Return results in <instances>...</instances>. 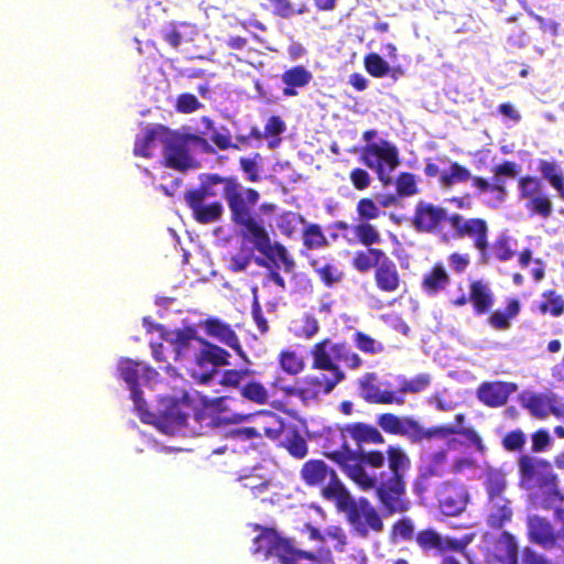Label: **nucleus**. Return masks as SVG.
<instances>
[{"label":"nucleus","instance_id":"nucleus-48","mask_svg":"<svg viewBox=\"0 0 564 564\" xmlns=\"http://www.w3.org/2000/svg\"><path fill=\"white\" fill-rule=\"evenodd\" d=\"M240 394L242 398L259 404H267L269 401V393L265 387L256 380L248 381L240 388Z\"/></svg>","mask_w":564,"mask_h":564},{"label":"nucleus","instance_id":"nucleus-12","mask_svg":"<svg viewBox=\"0 0 564 564\" xmlns=\"http://www.w3.org/2000/svg\"><path fill=\"white\" fill-rule=\"evenodd\" d=\"M519 196L524 199V207L530 216L549 219L553 214V203L545 194L540 178L525 175L518 181Z\"/></svg>","mask_w":564,"mask_h":564},{"label":"nucleus","instance_id":"nucleus-23","mask_svg":"<svg viewBox=\"0 0 564 564\" xmlns=\"http://www.w3.org/2000/svg\"><path fill=\"white\" fill-rule=\"evenodd\" d=\"M527 525L530 542L546 550L553 549L556 545L558 534L546 518L538 514L529 516Z\"/></svg>","mask_w":564,"mask_h":564},{"label":"nucleus","instance_id":"nucleus-26","mask_svg":"<svg viewBox=\"0 0 564 564\" xmlns=\"http://www.w3.org/2000/svg\"><path fill=\"white\" fill-rule=\"evenodd\" d=\"M376 422L384 433L406 437L412 442L416 424L412 416H399L388 412L379 414Z\"/></svg>","mask_w":564,"mask_h":564},{"label":"nucleus","instance_id":"nucleus-42","mask_svg":"<svg viewBox=\"0 0 564 564\" xmlns=\"http://www.w3.org/2000/svg\"><path fill=\"white\" fill-rule=\"evenodd\" d=\"M459 432V427L455 425H437L424 429L417 421L412 438V443H421L424 440L431 441L434 438L445 440Z\"/></svg>","mask_w":564,"mask_h":564},{"label":"nucleus","instance_id":"nucleus-45","mask_svg":"<svg viewBox=\"0 0 564 564\" xmlns=\"http://www.w3.org/2000/svg\"><path fill=\"white\" fill-rule=\"evenodd\" d=\"M545 301L539 304V311L542 314H551L558 317L564 314V297L555 290H547L542 294Z\"/></svg>","mask_w":564,"mask_h":564},{"label":"nucleus","instance_id":"nucleus-11","mask_svg":"<svg viewBox=\"0 0 564 564\" xmlns=\"http://www.w3.org/2000/svg\"><path fill=\"white\" fill-rule=\"evenodd\" d=\"M361 162L376 171L379 181L388 186L392 183L391 176L384 171V165L388 172H392L400 165L399 151L397 147L387 140H381L379 143L367 144L360 155Z\"/></svg>","mask_w":564,"mask_h":564},{"label":"nucleus","instance_id":"nucleus-51","mask_svg":"<svg viewBox=\"0 0 564 564\" xmlns=\"http://www.w3.org/2000/svg\"><path fill=\"white\" fill-rule=\"evenodd\" d=\"M352 341L356 348L365 354L377 355L384 350L383 344L360 330L354 333Z\"/></svg>","mask_w":564,"mask_h":564},{"label":"nucleus","instance_id":"nucleus-7","mask_svg":"<svg viewBox=\"0 0 564 564\" xmlns=\"http://www.w3.org/2000/svg\"><path fill=\"white\" fill-rule=\"evenodd\" d=\"M301 480L308 488H316L321 496L335 503L348 490L336 470L323 459H308L300 469Z\"/></svg>","mask_w":564,"mask_h":564},{"label":"nucleus","instance_id":"nucleus-63","mask_svg":"<svg viewBox=\"0 0 564 564\" xmlns=\"http://www.w3.org/2000/svg\"><path fill=\"white\" fill-rule=\"evenodd\" d=\"M203 105L197 97L189 93L181 94L176 99L175 108L181 113H192L200 109Z\"/></svg>","mask_w":564,"mask_h":564},{"label":"nucleus","instance_id":"nucleus-37","mask_svg":"<svg viewBox=\"0 0 564 564\" xmlns=\"http://www.w3.org/2000/svg\"><path fill=\"white\" fill-rule=\"evenodd\" d=\"M539 172L543 180H545L556 192L558 197L564 200V172L562 167L547 160H540Z\"/></svg>","mask_w":564,"mask_h":564},{"label":"nucleus","instance_id":"nucleus-62","mask_svg":"<svg viewBox=\"0 0 564 564\" xmlns=\"http://www.w3.org/2000/svg\"><path fill=\"white\" fill-rule=\"evenodd\" d=\"M357 214L362 220L369 221L379 217L380 209L373 199L364 197L357 203Z\"/></svg>","mask_w":564,"mask_h":564},{"label":"nucleus","instance_id":"nucleus-9","mask_svg":"<svg viewBox=\"0 0 564 564\" xmlns=\"http://www.w3.org/2000/svg\"><path fill=\"white\" fill-rule=\"evenodd\" d=\"M448 225L455 239H470L473 246L479 252V263L488 264L490 261L488 232L489 227L484 218H464L458 213L449 215Z\"/></svg>","mask_w":564,"mask_h":564},{"label":"nucleus","instance_id":"nucleus-6","mask_svg":"<svg viewBox=\"0 0 564 564\" xmlns=\"http://www.w3.org/2000/svg\"><path fill=\"white\" fill-rule=\"evenodd\" d=\"M192 149H198L202 153H214L208 140L196 133H180L166 129L163 139V163L175 171H186L195 166Z\"/></svg>","mask_w":564,"mask_h":564},{"label":"nucleus","instance_id":"nucleus-40","mask_svg":"<svg viewBox=\"0 0 564 564\" xmlns=\"http://www.w3.org/2000/svg\"><path fill=\"white\" fill-rule=\"evenodd\" d=\"M496 550L500 563L518 564L519 546L516 538L510 532L502 531L497 540Z\"/></svg>","mask_w":564,"mask_h":564},{"label":"nucleus","instance_id":"nucleus-17","mask_svg":"<svg viewBox=\"0 0 564 564\" xmlns=\"http://www.w3.org/2000/svg\"><path fill=\"white\" fill-rule=\"evenodd\" d=\"M468 302L471 303L475 315L489 313L495 304V295L488 283L482 280H473L469 283L468 295L462 293L449 301L454 307H463Z\"/></svg>","mask_w":564,"mask_h":564},{"label":"nucleus","instance_id":"nucleus-10","mask_svg":"<svg viewBox=\"0 0 564 564\" xmlns=\"http://www.w3.org/2000/svg\"><path fill=\"white\" fill-rule=\"evenodd\" d=\"M189 191L199 193L204 198H225L230 212L247 197V188H243L235 176H220L219 174H206L199 186Z\"/></svg>","mask_w":564,"mask_h":564},{"label":"nucleus","instance_id":"nucleus-8","mask_svg":"<svg viewBox=\"0 0 564 564\" xmlns=\"http://www.w3.org/2000/svg\"><path fill=\"white\" fill-rule=\"evenodd\" d=\"M335 505L346 514L347 521L360 536H367L370 531L383 530V521L378 510L367 498L355 500L347 490Z\"/></svg>","mask_w":564,"mask_h":564},{"label":"nucleus","instance_id":"nucleus-27","mask_svg":"<svg viewBox=\"0 0 564 564\" xmlns=\"http://www.w3.org/2000/svg\"><path fill=\"white\" fill-rule=\"evenodd\" d=\"M204 329L208 336L214 337L224 345L230 347L239 356H245L240 340L229 324L213 317L205 321Z\"/></svg>","mask_w":564,"mask_h":564},{"label":"nucleus","instance_id":"nucleus-3","mask_svg":"<svg viewBox=\"0 0 564 564\" xmlns=\"http://www.w3.org/2000/svg\"><path fill=\"white\" fill-rule=\"evenodd\" d=\"M312 368L324 370L328 373L308 375L303 378L301 387H283L276 378L272 386L282 390L286 395L297 397L304 402L319 399L321 395L330 393L337 384L346 379V373L339 366L333 365L327 357L322 344H314L311 349Z\"/></svg>","mask_w":564,"mask_h":564},{"label":"nucleus","instance_id":"nucleus-52","mask_svg":"<svg viewBox=\"0 0 564 564\" xmlns=\"http://www.w3.org/2000/svg\"><path fill=\"white\" fill-rule=\"evenodd\" d=\"M395 192L400 198L410 197L419 193L415 175L410 172H401L395 181Z\"/></svg>","mask_w":564,"mask_h":564},{"label":"nucleus","instance_id":"nucleus-20","mask_svg":"<svg viewBox=\"0 0 564 564\" xmlns=\"http://www.w3.org/2000/svg\"><path fill=\"white\" fill-rule=\"evenodd\" d=\"M377 376L373 372L366 373L358 382L361 398L372 404H392L402 405L404 397L397 395L395 392L381 390L376 384Z\"/></svg>","mask_w":564,"mask_h":564},{"label":"nucleus","instance_id":"nucleus-44","mask_svg":"<svg viewBox=\"0 0 564 564\" xmlns=\"http://www.w3.org/2000/svg\"><path fill=\"white\" fill-rule=\"evenodd\" d=\"M469 178H471L469 169L458 162H452L449 170L441 174L440 183L444 187H452L454 184L465 183Z\"/></svg>","mask_w":564,"mask_h":564},{"label":"nucleus","instance_id":"nucleus-18","mask_svg":"<svg viewBox=\"0 0 564 564\" xmlns=\"http://www.w3.org/2000/svg\"><path fill=\"white\" fill-rule=\"evenodd\" d=\"M373 282L378 291L386 294H393L405 289V281L399 272L397 263L387 256L376 271Z\"/></svg>","mask_w":564,"mask_h":564},{"label":"nucleus","instance_id":"nucleus-25","mask_svg":"<svg viewBox=\"0 0 564 564\" xmlns=\"http://www.w3.org/2000/svg\"><path fill=\"white\" fill-rule=\"evenodd\" d=\"M316 344H322L327 357L335 366L344 364L347 368L356 370L362 366V359L352 350L346 341L333 343L329 338H324Z\"/></svg>","mask_w":564,"mask_h":564},{"label":"nucleus","instance_id":"nucleus-59","mask_svg":"<svg viewBox=\"0 0 564 564\" xmlns=\"http://www.w3.org/2000/svg\"><path fill=\"white\" fill-rule=\"evenodd\" d=\"M527 437L522 430L516 429L505 434L501 440L502 447L508 452H520L525 444Z\"/></svg>","mask_w":564,"mask_h":564},{"label":"nucleus","instance_id":"nucleus-38","mask_svg":"<svg viewBox=\"0 0 564 564\" xmlns=\"http://www.w3.org/2000/svg\"><path fill=\"white\" fill-rule=\"evenodd\" d=\"M491 511L487 518V525L491 529L499 530L510 522L513 516L511 501L509 499H500L490 501Z\"/></svg>","mask_w":564,"mask_h":564},{"label":"nucleus","instance_id":"nucleus-24","mask_svg":"<svg viewBox=\"0 0 564 564\" xmlns=\"http://www.w3.org/2000/svg\"><path fill=\"white\" fill-rule=\"evenodd\" d=\"M187 206L191 208L193 218L199 224H210L220 219L224 207L220 202L205 204L199 193L187 191L184 195Z\"/></svg>","mask_w":564,"mask_h":564},{"label":"nucleus","instance_id":"nucleus-14","mask_svg":"<svg viewBox=\"0 0 564 564\" xmlns=\"http://www.w3.org/2000/svg\"><path fill=\"white\" fill-rule=\"evenodd\" d=\"M449 215L444 207L419 200L411 219L413 228L417 232L436 234L442 230L443 223L448 224Z\"/></svg>","mask_w":564,"mask_h":564},{"label":"nucleus","instance_id":"nucleus-46","mask_svg":"<svg viewBox=\"0 0 564 564\" xmlns=\"http://www.w3.org/2000/svg\"><path fill=\"white\" fill-rule=\"evenodd\" d=\"M142 364L129 358H123L118 364L120 378L129 384L130 390L139 387V378Z\"/></svg>","mask_w":564,"mask_h":564},{"label":"nucleus","instance_id":"nucleus-29","mask_svg":"<svg viewBox=\"0 0 564 564\" xmlns=\"http://www.w3.org/2000/svg\"><path fill=\"white\" fill-rule=\"evenodd\" d=\"M166 129L167 128L160 124L145 129V131L141 135H138L134 140V155L151 158L156 142H160L163 145V139L166 134Z\"/></svg>","mask_w":564,"mask_h":564},{"label":"nucleus","instance_id":"nucleus-60","mask_svg":"<svg viewBox=\"0 0 564 564\" xmlns=\"http://www.w3.org/2000/svg\"><path fill=\"white\" fill-rule=\"evenodd\" d=\"M430 382L431 379L429 375H419L410 380H403L399 389L400 393L398 395L403 397L405 393L421 392L429 387Z\"/></svg>","mask_w":564,"mask_h":564},{"label":"nucleus","instance_id":"nucleus-32","mask_svg":"<svg viewBox=\"0 0 564 564\" xmlns=\"http://www.w3.org/2000/svg\"><path fill=\"white\" fill-rule=\"evenodd\" d=\"M555 401L554 394L543 393H522L520 395L521 405L536 419L544 420L550 414V404Z\"/></svg>","mask_w":564,"mask_h":564},{"label":"nucleus","instance_id":"nucleus-57","mask_svg":"<svg viewBox=\"0 0 564 564\" xmlns=\"http://www.w3.org/2000/svg\"><path fill=\"white\" fill-rule=\"evenodd\" d=\"M268 2L272 13L282 19H289L294 14H304L307 12L306 6L303 4L301 8L294 9L290 0H268Z\"/></svg>","mask_w":564,"mask_h":564},{"label":"nucleus","instance_id":"nucleus-31","mask_svg":"<svg viewBox=\"0 0 564 564\" xmlns=\"http://www.w3.org/2000/svg\"><path fill=\"white\" fill-rule=\"evenodd\" d=\"M451 283V278L441 262L435 263L431 270L424 274L421 288L430 296H435L444 291Z\"/></svg>","mask_w":564,"mask_h":564},{"label":"nucleus","instance_id":"nucleus-39","mask_svg":"<svg viewBox=\"0 0 564 564\" xmlns=\"http://www.w3.org/2000/svg\"><path fill=\"white\" fill-rule=\"evenodd\" d=\"M520 308L521 305L519 300L509 299L505 311L497 310L490 314L488 324L495 329L506 330L511 326L510 321L517 317L520 313Z\"/></svg>","mask_w":564,"mask_h":564},{"label":"nucleus","instance_id":"nucleus-55","mask_svg":"<svg viewBox=\"0 0 564 564\" xmlns=\"http://www.w3.org/2000/svg\"><path fill=\"white\" fill-rule=\"evenodd\" d=\"M279 365L289 375H297L304 369L303 359L293 350H282L279 354Z\"/></svg>","mask_w":564,"mask_h":564},{"label":"nucleus","instance_id":"nucleus-1","mask_svg":"<svg viewBox=\"0 0 564 564\" xmlns=\"http://www.w3.org/2000/svg\"><path fill=\"white\" fill-rule=\"evenodd\" d=\"M383 443L384 437L376 426L352 422L338 426L323 454L359 490L373 492L386 514L404 513L411 507L405 480L411 458L400 445H389L386 452L362 449L365 444Z\"/></svg>","mask_w":564,"mask_h":564},{"label":"nucleus","instance_id":"nucleus-33","mask_svg":"<svg viewBox=\"0 0 564 564\" xmlns=\"http://www.w3.org/2000/svg\"><path fill=\"white\" fill-rule=\"evenodd\" d=\"M469 181L471 182V186L475 187L479 194H491V206L497 207L506 200L507 187L502 178H492L490 183L481 176L471 175Z\"/></svg>","mask_w":564,"mask_h":564},{"label":"nucleus","instance_id":"nucleus-36","mask_svg":"<svg viewBox=\"0 0 564 564\" xmlns=\"http://www.w3.org/2000/svg\"><path fill=\"white\" fill-rule=\"evenodd\" d=\"M387 256L386 251L380 248H367L355 253L351 265L361 273L368 272L370 269L376 271Z\"/></svg>","mask_w":564,"mask_h":564},{"label":"nucleus","instance_id":"nucleus-22","mask_svg":"<svg viewBox=\"0 0 564 564\" xmlns=\"http://www.w3.org/2000/svg\"><path fill=\"white\" fill-rule=\"evenodd\" d=\"M415 542L423 552L435 551L437 554H444L447 551H462L464 544L458 539L443 538L434 529L429 528L419 531L415 534Z\"/></svg>","mask_w":564,"mask_h":564},{"label":"nucleus","instance_id":"nucleus-43","mask_svg":"<svg viewBox=\"0 0 564 564\" xmlns=\"http://www.w3.org/2000/svg\"><path fill=\"white\" fill-rule=\"evenodd\" d=\"M447 463V451L440 449L430 454L420 467V477L423 479L441 477Z\"/></svg>","mask_w":564,"mask_h":564},{"label":"nucleus","instance_id":"nucleus-47","mask_svg":"<svg viewBox=\"0 0 564 564\" xmlns=\"http://www.w3.org/2000/svg\"><path fill=\"white\" fill-rule=\"evenodd\" d=\"M303 245L308 250L322 249L328 246V240L317 224L307 225L302 234Z\"/></svg>","mask_w":564,"mask_h":564},{"label":"nucleus","instance_id":"nucleus-58","mask_svg":"<svg viewBox=\"0 0 564 564\" xmlns=\"http://www.w3.org/2000/svg\"><path fill=\"white\" fill-rule=\"evenodd\" d=\"M131 398L134 403V408L139 414L140 420L143 423L152 424L156 413H152L148 409L145 400L142 398V391L138 388L131 389Z\"/></svg>","mask_w":564,"mask_h":564},{"label":"nucleus","instance_id":"nucleus-49","mask_svg":"<svg viewBox=\"0 0 564 564\" xmlns=\"http://www.w3.org/2000/svg\"><path fill=\"white\" fill-rule=\"evenodd\" d=\"M352 231L358 242L368 248H372V245H377L381 241V235L378 229L369 224L368 221H362L352 227Z\"/></svg>","mask_w":564,"mask_h":564},{"label":"nucleus","instance_id":"nucleus-28","mask_svg":"<svg viewBox=\"0 0 564 564\" xmlns=\"http://www.w3.org/2000/svg\"><path fill=\"white\" fill-rule=\"evenodd\" d=\"M281 80L284 85L283 96L295 97L299 89H303L311 84L313 74L304 65H295L281 74Z\"/></svg>","mask_w":564,"mask_h":564},{"label":"nucleus","instance_id":"nucleus-34","mask_svg":"<svg viewBox=\"0 0 564 564\" xmlns=\"http://www.w3.org/2000/svg\"><path fill=\"white\" fill-rule=\"evenodd\" d=\"M308 263L325 288L332 289L345 279L344 271L333 262L321 263L314 258Z\"/></svg>","mask_w":564,"mask_h":564},{"label":"nucleus","instance_id":"nucleus-50","mask_svg":"<svg viewBox=\"0 0 564 564\" xmlns=\"http://www.w3.org/2000/svg\"><path fill=\"white\" fill-rule=\"evenodd\" d=\"M193 28L186 22H171L160 31L161 37L173 48H177L184 40L185 33L182 30Z\"/></svg>","mask_w":564,"mask_h":564},{"label":"nucleus","instance_id":"nucleus-56","mask_svg":"<svg viewBox=\"0 0 564 564\" xmlns=\"http://www.w3.org/2000/svg\"><path fill=\"white\" fill-rule=\"evenodd\" d=\"M514 251L510 246V238L506 235H500L491 245L490 259L495 258L498 261L506 262L513 258Z\"/></svg>","mask_w":564,"mask_h":564},{"label":"nucleus","instance_id":"nucleus-2","mask_svg":"<svg viewBox=\"0 0 564 564\" xmlns=\"http://www.w3.org/2000/svg\"><path fill=\"white\" fill-rule=\"evenodd\" d=\"M260 194L254 188H247V197L235 209L230 212L231 220L241 228L240 232L243 239L253 243L264 258L257 257L254 262L262 268H271L270 262L278 267V260L281 261L283 270L291 273L295 269V261L290 257L286 248L280 242H271V238L264 228L262 221L257 219L252 213V207L259 202Z\"/></svg>","mask_w":564,"mask_h":564},{"label":"nucleus","instance_id":"nucleus-4","mask_svg":"<svg viewBox=\"0 0 564 564\" xmlns=\"http://www.w3.org/2000/svg\"><path fill=\"white\" fill-rule=\"evenodd\" d=\"M517 464L520 486L525 489L543 490L545 509L551 508L554 503L564 502V494L558 487V477L549 460L522 454Z\"/></svg>","mask_w":564,"mask_h":564},{"label":"nucleus","instance_id":"nucleus-13","mask_svg":"<svg viewBox=\"0 0 564 564\" xmlns=\"http://www.w3.org/2000/svg\"><path fill=\"white\" fill-rule=\"evenodd\" d=\"M156 328L160 330L162 339L172 346L175 361L196 360L202 337L197 335L194 327L166 330L162 325H158Z\"/></svg>","mask_w":564,"mask_h":564},{"label":"nucleus","instance_id":"nucleus-19","mask_svg":"<svg viewBox=\"0 0 564 564\" xmlns=\"http://www.w3.org/2000/svg\"><path fill=\"white\" fill-rule=\"evenodd\" d=\"M518 390L514 382L507 381H490L482 382L476 392L477 399L489 408L503 406L510 395Z\"/></svg>","mask_w":564,"mask_h":564},{"label":"nucleus","instance_id":"nucleus-35","mask_svg":"<svg viewBox=\"0 0 564 564\" xmlns=\"http://www.w3.org/2000/svg\"><path fill=\"white\" fill-rule=\"evenodd\" d=\"M200 121L205 128L202 131V135L204 137L210 133V140L218 150L226 151L229 149H239L238 144L232 143L231 134L228 128L223 126L220 129H216L214 120L207 116H203Z\"/></svg>","mask_w":564,"mask_h":564},{"label":"nucleus","instance_id":"nucleus-5","mask_svg":"<svg viewBox=\"0 0 564 564\" xmlns=\"http://www.w3.org/2000/svg\"><path fill=\"white\" fill-rule=\"evenodd\" d=\"M257 528L260 533L252 541V554L276 558L279 564H321L315 553L297 549L292 539L282 536L275 529Z\"/></svg>","mask_w":564,"mask_h":564},{"label":"nucleus","instance_id":"nucleus-54","mask_svg":"<svg viewBox=\"0 0 564 564\" xmlns=\"http://www.w3.org/2000/svg\"><path fill=\"white\" fill-rule=\"evenodd\" d=\"M366 70L376 78L384 77L389 74V64L377 53H369L364 58Z\"/></svg>","mask_w":564,"mask_h":564},{"label":"nucleus","instance_id":"nucleus-64","mask_svg":"<svg viewBox=\"0 0 564 564\" xmlns=\"http://www.w3.org/2000/svg\"><path fill=\"white\" fill-rule=\"evenodd\" d=\"M392 535L403 541H410L414 536V525L410 518L398 520L392 527Z\"/></svg>","mask_w":564,"mask_h":564},{"label":"nucleus","instance_id":"nucleus-53","mask_svg":"<svg viewBox=\"0 0 564 564\" xmlns=\"http://www.w3.org/2000/svg\"><path fill=\"white\" fill-rule=\"evenodd\" d=\"M519 264L522 268H527L529 263L532 261L534 263L533 269L531 270L532 278L535 282H540L545 276V262L540 259H532V250L530 248H524L518 254Z\"/></svg>","mask_w":564,"mask_h":564},{"label":"nucleus","instance_id":"nucleus-16","mask_svg":"<svg viewBox=\"0 0 564 564\" xmlns=\"http://www.w3.org/2000/svg\"><path fill=\"white\" fill-rule=\"evenodd\" d=\"M276 427H264V435L271 440H278L282 436L281 446L296 459H303L308 454V445L300 430L295 425H285L276 420Z\"/></svg>","mask_w":564,"mask_h":564},{"label":"nucleus","instance_id":"nucleus-21","mask_svg":"<svg viewBox=\"0 0 564 564\" xmlns=\"http://www.w3.org/2000/svg\"><path fill=\"white\" fill-rule=\"evenodd\" d=\"M438 507L445 516H458L467 505V494L463 486L444 482L437 492Z\"/></svg>","mask_w":564,"mask_h":564},{"label":"nucleus","instance_id":"nucleus-30","mask_svg":"<svg viewBox=\"0 0 564 564\" xmlns=\"http://www.w3.org/2000/svg\"><path fill=\"white\" fill-rule=\"evenodd\" d=\"M197 357L195 364L204 367L207 365H212L214 367H221L229 365V352L215 345L209 343L208 340L202 338L199 345V351H197Z\"/></svg>","mask_w":564,"mask_h":564},{"label":"nucleus","instance_id":"nucleus-41","mask_svg":"<svg viewBox=\"0 0 564 564\" xmlns=\"http://www.w3.org/2000/svg\"><path fill=\"white\" fill-rule=\"evenodd\" d=\"M484 488L488 495L489 502L506 499L503 497L507 488L505 474L498 469H488L485 473Z\"/></svg>","mask_w":564,"mask_h":564},{"label":"nucleus","instance_id":"nucleus-61","mask_svg":"<svg viewBox=\"0 0 564 564\" xmlns=\"http://www.w3.org/2000/svg\"><path fill=\"white\" fill-rule=\"evenodd\" d=\"M250 373L248 369H228L223 372L219 383L227 388L240 389L242 380Z\"/></svg>","mask_w":564,"mask_h":564},{"label":"nucleus","instance_id":"nucleus-15","mask_svg":"<svg viewBox=\"0 0 564 564\" xmlns=\"http://www.w3.org/2000/svg\"><path fill=\"white\" fill-rule=\"evenodd\" d=\"M189 403L170 399L155 414L153 425L166 434H174L187 426Z\"/></svg>","mask_w":564,"mask_h":564}]
</instances>
